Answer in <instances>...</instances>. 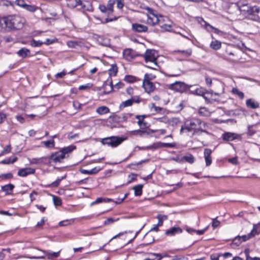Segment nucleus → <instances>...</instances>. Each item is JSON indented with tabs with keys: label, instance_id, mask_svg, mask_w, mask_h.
Instances as JSON below:
<instances>
[{
	"label": "nucleus",
	"instance_id": "1",
	"mask_svg": "<svg viewBox=\"0 0 260 260\" xmlns=\"http://www.w3.org/2000/svg\"><path fill=\"white\" fill-rule=\"evenodd\" d=\"M5 24L6 31L19 29L21 28L24 23L23 18L17 15H9L2 19V22Z\"/></svg>",
	"mask_w": 260,
	"mask_h": 260
},
{
	"label": "nucleus",
	"instance_id": "2",
	"mask_svg": "<svg viewBox=\"0 0 260 260\" xmlns=\"http://www.w3.org/2000/svg\"><path fill=\"white\" fill-rule=\"evenodd\" d=\"M76 149V146L71 145L61 149L59 151L53 153L49 157L50 162H61L62 160L69 157V154Z\"/></svg>",
	"mask_w": 260,
	"mask_h": 260
},
{
	"label": "nucleus",
	"instance_id": "3",
	"mask_svg": "<svg viewBox=\"0 0 260 260\" xmlns=\"http://www.w3.org/2000/svg\"><path fill=\"white\" fill-rule=\"evenodd\" d=\"M184 126L187 130H205L208 128L206 122L196 118L186 120Z\"/></svg>",
	"mask_w": 260,
	"mask_h": 260
},
{
	"label": "nucleus",
	"instance_id": "4",
	"mask_svg": "<svg viewBox=\"0 0 260 260\" xmlns=\"http://www.w3.org/2000/svg\"><path fill=\"white\" fill-rule=\"evenodd\" d=\"M143 56L144 57L146 62H150L154 64V67L146 66L147 68L154 70H157L158 69L159 65L157 62L158 57L157 51L153 49H147Z\"/></svg>",
	"mask_w": 260,
	"mask_h": 260
},
{
	"label": "nucleus",
	"instance_id": "5",
	"mask_svg": "<svg viewBox=\"0 0 260 260\" xmlns=\"http://www.w3.org/2000/svg\"><path fill=\"white\" fill-rule=\"evenodd\" d=\"M127 139V136H111L103 138L101 143L112 148H115Z\"/></svg>",
	"mask_w": 260,
	"mask_h": 260
},
{
	"label": "nucleus",
	"instance_id": "6",
	"mask_svg": "<svg viewBox=\"0 0 260 260\" xmlns=\"http://www.w3.org/2000/svg\"><path fill=\"white\" fill-rule=\"evenodd\" d=\"M147 23L149 25L154 26L157 24H160L162 21H164V17L160 14H158L154 10L152 14H148Z\"/></svg>",
	"mask_w": 260,
	"mask_h": 260
},
{
	"label": "nucleus",
	"instance_id": "7",
	"mask_svg": "<svg viewBox=\"0 0 260 260\" xmlns=\"http://www.w3.org/2000/svg\"><path fill=\"white\" fill-rule=\"evenodd\" d=\"M41 251L43 252L45 255H42L39 256H32L30 258L31 259H43L48 260H53L54 258L58 257L59 256L60 251L58 252H52L50 250H41Z\"/></svg>",
	"mask_w": 260,
	"mask_h": 260
},
{
	"label": "nucleus",
	"instance_id": "8",
	"mask_svg": "<svg viewBox=\"0 0 260 260\" xmlns=\"http://www.w3.org/2000/svg\"><path fill=\"white\" fill-rule=\"evenodd\" d=\"M191 85H188L185 83L176 81L169 86V88L179 92H183L188 90Z\"/></svg>",
	"mask_w": 260,
	"mask_h": 260
},
{
	"label": "nucleus",
	"instance_id": "9",
	"mask_svg": "<svg viewBox=\"0 0 260 260\" xmlns=\"http://www.w3.org/2000/svg\"><path fill=\"white\" fill-rule=\"evenodd\" d=\"M143 87L145 91L148 93L152 92L155 89V87L152 82H150L149 75L147 73L145 74L143 81Z\"/></svg>",
	"mask_w": 260,
	"mask_h": 260
},
{
	"label": "nucleus",
	"instance_id": "10",
	"mask_svg": "<svg viewBox=\"0 0 260 260\" xmlns=\"http://www.w3.org/2000/svg\"><path fill=\"white\" fill-rule=\"evenodd\" d=\"M78 9L83 13L86 12H91L93 11V8L91 3L89 1L81 0Z\"/></svg>",
	"mask_w": 260,
	"mask_h": 260
},
{
	"label": "nucleus",
	"instance_id": "11",
	"mask_svg": "<svg viewBox=\"0 0 260 260\" xmlns=\"http://www.w3.org/2000/svg\"><path fill=\"white\" fill-rule=\"evenodd\" d=\"M156 131H132V135L139 136L145 138L155 137L159 138V135L155 134Z\"/></svg>",
	"mask_w": 260,
	"mask_h": 260
},
{
	"label": "nucleus",
	"instance_id": "12",
	"mask_svg": "<svg viewBox=\"0 0 260 260\" xmlns=\"http://www.w3.org/2000/svg\"><path fill=\"white\" fill-rule=\"evenodd\" d=\"M138 55L135 51L130 48L125 49L123 51V56L128 61L132 60Z\"/></svg>",
	"mask_w": 260,
	"mask_h": 260
},
{
	"label": "nucleus",
	"instance_id": "13",
	"mask_svg": "<svg viewBox=\"0 0 260 260\" xmlns=\"http://www.w3.org/2000/svg\"><path fill=\"white\" fill-rule=\"evenodd\" d=\"M149 117L148 115H136V118L138 119V124L142 129H144L149 126V123L145 120V118Z\"/></svg>",
	"mask_w": 260,
	"mask_h": 260
},
{
	"label": "nucleus",
	"instance_id": "14",
	"mask_svg": "<svg viewBox=\"0 0 260 260\" xmlns=\"http://www.w3.org/2000/svg\"><path fill=\"white\" fill-rule=\"evenodd\" d=\"M35 169L32 168H25L20 169L18 172V175L20 177H26L27 175L34 174Z\"/></svg>",
	"mask_w": 260,
	"mask_h": 260
},
{
	"label": "nucleus",
	"instance_id": "15",
	"mask_svg": "<svg viewBox=\"0 0 260 260\" xmlns=\"http://www.w3.org/2000/svg\"><path fill=\"white\" fill-rule=\"evenodd\" d=\"M182 232V230L178 226L172 227L166 231L165 234L168 236H174L176 234H180Z\"/></svg>",
	"mask_w": 260,
	"mask_h": 260
},
{
	"label": "nucleus",
	"instance_id": "16",
	"mask_svg": "<svg viewBox=\"0 0 260 260\" xmlns=\"http://www.w3.org/2000/svg\"><path fill=\"white\" fill-rule=\"evenodd\" d=\"M132 29L135 32H145L148 30V27L143 24L136 23L132 24Z\"/></svg>",
	"mask_w": 260,
	"mask_h": 260
},
{
	"label": "nucleus",
	"instance_id": "17",
	"mask_svg": "<svg viewBox=\"0 0 260 260\" xmlns=\"http://www.w3.org/2000/svg\"><path fill=\"white\" fill-rule=\"evenodd\" d=\"M222 138L224 140L230 141L239 139L240 136L235 133L226 132L222 135Z\"/></svg>",
	"mask_w": 260,
	"mask_h": 260
},
{
	"label": "nucleus",
	"instance_id": "18",
	"mask_svg": "<svg viewBox=\"0 0 260 260\" xmlns=\"http://www.w3.org/2000/svg\"><path fill=\"white\" fill-rule=\"evenodd\" d=\"M246 106L250 109H257L259 107V103L253 99H247L246 101Z\"/></svg>",
	"mask_w": 260,
	"mask_h": 260
},
{
	"label": "nucleus",
	"instance_id": "19",
	"mask_svg": "<svg viewBox=\"0 0 260 260\" xmlns=\"http://www.w3.org/2000/svg\"><path fill=\"white\" fill-rule=\"evenodd\" d=\"M175 52L176 54H180L182 57V59H184L185 58L188 57L192 54V49L189 48L187 50H175Z\"/></svg>",
	"mask_w": 260,
	"mask_h": 260
},
{
	"label": "nucleus",
	"instance_id": "20",
	"mask_svg": "<svg viewBox=\"0 0 260 260\" xmlns=\"http://www.w3.org/2000/svg\"><path fill=\"white\" fill-rule=\"evenodd\" d=\"M16 53L19 57L22 58H25L30 56V51L26 48H22L20 49Z\"/></svg>",
	"mask_w": 260,
	"mask_h": 260
},
{
	"label": "nucleus",
	"instance_id": "21",
	"mask_svg": "<svg viewBox=\"0 0 260 260\" xmlns=\"http://www.w3.org/2000/svg\"><path fill=\"white\" fill-rule=\"evenodd\" d=\"M103 88L104 89V92L105 94H108L113 90L114 85L112 84V81L111 79L110 82L109 83L106 82L104 84Z\"/></svg>",
	"mask_w": 260,
	"mask_h": 260
},
{
	"label": "nucleus",
	"instance_id": "22",
	"mask_svg": "<svg viewBox=\"0 0 260 260\" xmlns=\"http://www.w3.org/2000/svg\"><path fill=\"white\" fill-rule=\"evenodd\" d=\"M231 56H236V54L234 52L226 50L225 54L224 55V59L232 62H235L238 59V58H231Z\"/></svg>",
	"mask_w": 260,
	"mask_h": 260
},
{
	"label": "nucleus",
	"instance_id": "23",
	"mask_svg": "<svg viewBox=\"0 0 260 260\" xmlns=\"http://www.w3.org/2000/svg\"><path fill=\"white\" fill-rule=\"evenodd\" d=\"M66 1L68 7L74 9L79 7L81 0H66Z\"/></svg>",
	"mask_w": 260,
	"mask_h": 260
},
{
	"label": "nucleus",
	"instance_id": "24",
	"mask_svg": "<svg viewBox=\"0 0 260 260\" xmlns=\"http://www.w3.org/2000/svg\"><path fill=\"white\" fill-rule=\"evenodd\" d=\"M190 93L192 94L201 95H203L204 93H207V91L203 87H200L199 88H196L194 90H190Z\"/></svg>",
	"mask_w": 260,
	"mask_h": 260
},
{
	"label": "nucleus",
	"instance_id": "25",
	"mask_svg": "<svg viewBox=\"0 0 260 260\" xmlns=\"http://www.w3.org/2000/svg\"><path fill=\"white\" fill-rule=\"evenodd\" d=\"M221 47V43L219 41H212L210 44V47L213 50H217Z\"/></svg>",
	"mask_w": 260,
	"mask_h": 260
},
{
	"label": "nucleus",
	"instance_id": "26",
	"mask_svg": "<svg viewBox=\"0 0 260 260\" xmlns=\"http://www.w3.org/2000/svg\"><path fill=\"white\" fill-rule=\"evenodd\" d=\"M100 170H101L100 168H98L96 167H95L90 170L82 169L80 170V172L81 173L84 174L92 175V174H95L97 173Z\"/></svg>",
	"mask_w": 260,
	"mask_h": 260
},
{
	"label": "nucleus",
	"instance_id": "27",
	"mask_svg": "<svg viewBox=\"0 0 260 260\" xmlns=\"http://www.w3.org/2000/svg\"><path fill=\"white\" fill-rule=\"evenodd\" d=\"M46 159L45 157H40V158H32L31 159H29V162L30 164H44V160Z\"/></svg>",
	"mask_w": 260,
	"mask_h": 260
},
{
	"label": "nucleus",
	"instance_id": "28",
	"mask_svg": "<svg viewBox=\"0 0 260 260\" xmlns=\"http://www.w3.org/2000/svg\"><path fill=\"white\" fill-rule=\"evenodd\" d=\"M126 119V116L124 114L120 115H115L112 117L113 121L118 122L125 121Z\"/></svg>",
	"mask_w": 260,
	"mask_h": 260
},
{
	"label": "nucleus",
	"instance_id": "29",
	"mask_svg": "<svg viewBox=\"0 0 260 260\" xmlns=\"http://www.w3.org/2000/svg\"><path fill=\"white\" fill-rule=\"evenodd\" d=\"M14 188V185L12 184H9L3 186L2 187V189L3 191L5 192L7 194H10L11 193L13 189Z\"/></svg>",
	"mask_w": 260,
	"mask_h": 260
},
{
	"label": "nucleus",
	"instance_id": "30",
	"mask_svg": "<svg viewBox=\"0 0 260 260\" xmlns=\"http://www.w3.org/2000/svg\"><path fill=\"white\" fill-rule=\"evenodd\" d=\"M118 72V68L115 64L111 65L110 68L109 69L108 72L110 76H115Z\"/></svg>",
	"mask_w": 260,
	"mask_h": 260
},
{
	"label": "nucleus",
	"instance_id": "31",
	"mask_svg": "<svg viewBox=\"0 0 260 260\" xmlns=\"http://www.w3.org/2000/svg\"><path fill=\"white\" fill-rule=\"evenodd\" d=\"M69 140H74L76 142L82 141L79 134H73L72 132L70 133L68 135Z\"/></svg>",
	"mask_w": 260,
	"mask_h": 260
},
{
	"label": "nucleus",
	"instance_id": "32",
	"mask_svg": "<svg viewBox=\"0 0 260 260\" xmlns=\"http://www.w3.org/2000/svg\"><path fill=\"white\" fill-rule=\"evenodd\" d=\"M96 112L100 115H103L109 113L110 109L106 106H101L96 109Z\"/></svg>",
	"mask_w": 260,
	"mask_h": 260
},
{
	"label": "nucleus",
	"instance_id": "33",
	"mask_svg": "<svg viewBox=\"0 0 260 260\" xmlns=\"http://www.w3.org/2000/svg\"><path fill=\"white\" fill-rule=\"evenodd\" d=\"M143 187V185L142 184H139L133 187L135 196H140L142 194Z\"/></svg>",
	"mask_w": 260,
	"mask_h": 260
},
{
	"label": "nucleus",
	"instance_id": "34",
	"mask_svg": "<svg viewBox=\"0 0 260 260\" xmlns=\"http://www.w3.org/2000/svg\"><path fill=\"white\" fill-rule=\"evenodd\" d=\"M150 255L155 256L157 257L156 260H161L164 257H169L170 255L167 254L166 253H156L151 252L149 254Z\"/></svg>",
	"mask_w": 260,
	"mask_h": 260
},
{
	"label": "nucleus",
	"instance_id": "35",
	"mask_svg": "<svg viewBox=\"0 0 260 260\" xmlns=\"http://www.w3.org/2000/svg\"><path fill=\"white\" fill-rule=\"evenodd\" d=\"M42 144L45 146L46 148H53L55 146L54 141L53 139H50L47 141L42 142Z\"/></svg>",
	"mask_w": 260,
	"mask_h": 260
},
{
	"label": "nucleus",
	"instance_id": "36",
	"mask_svg": "<svg viewBox=\"0 0 260 260\" xmlns=\"http://www.w3.org/2000/svg\"><path fill=\"white\" fill-rule=\"evenodd\" d=\"M249 10L248 15L254 16L255 14H257L259 12L260 9L256 6H254L253 7L250 6Z\"/></svg>",
	"mask_w": 260,
	"mask_h": 260
},
{
	"label": "nucleus",
	"instance_id": "37",
	"mask_svg": "<svg viewBox=\"0 0 260 260\" xmlns=\"http://www.w3.org/2000/svg\"><path fill=\"white\" fill-rule=\"evenodd\" d=\"M251 232L253 235V236L260 233V222L253 224V229Z\"/></svg>",
	"mask_w": 260,
	"mask_h": 260
},
{
	"label": "nucleus",
	"instance_id": "38",
	"mask_svg": "<svg viewBox=\"0 0 260 260\" xmlns=\"http://www.w3.org/2000/svg\"><path fill=\"white\" fill-rule=\"evenodd\" d=\"M133 105L132 101L131 99H128L126 101L122 102L119 105V108L123 109L125 107L131 106Z\"/></svg>",
	"mask_w": 260,
	"mask_h": 260
},
{
	"label": "nucleus",
	"instance_id": "39",
	"mask_svg": "<svg viewBox=\"0 0 260 260\" xmlns=\"http://www.w3.org/2000/svg\"><path fill=\"white\" fill-rule=\"evenodd\" d=\"M17 159L18 158L17 157H14L13 158V159H11L10 157H7L2 160L1 163L6 165L13 164L16 161H17Z\"/></svg>",
	"mask_w": 260,
	"mask_h": 260
},
{
	"label": "nucleus",
	"instance_id": "40",
	"mask_svg": "<svg viewBox=\"0 0 260 260\" xmlns=\"http://www.w3.org/2000/svg\"><path fill=\"white\" fill-rule=\"evenodd\" d=\"M199 114L202 116H207L209 115L208 109L205 107H201L199 110Z\"/></svg>",
	"mask_w": 260,
	"mask_h": 260
},
{
	"label": "nucleus",
	"instance_id": "41",
	"mask_svg": "<svg viewBox=\"0 0 260 260\" xmlns=\"http://www.w3.org/2000/svg\"><path fill=\"white\" fill-rule=\"evenodd\" d=\"M149 108L152 112H154L155 113H160L161 111L162 110V108L160 107H157L153 103L149 105Z\"/></svg>",
	"mask_w": 260,
	"mask_h": 260
},
{
	"label": "nucleus",
	"instance_id": "42",
	"mask_svg": "<svg viewBox=\"0 0 260 260\" xmlns=\"http://www.w3.org/2000/svg\"><path fill=\"white\" fill-rule=\"evenodd\" d=\"M115 4V2L113 0H109L108 1L107 6L108 15L112 14L113 12V5Z\"/></svg>",
	"mask_w": 260,
	"mask_h": 260
},
{
	"label": "nucleus",
	"instance_id": "43",
	"mask_svg": "<svg viewBox=\"0 0 260 260\" xmlns=\"http://www.w3.org/2000/svg\"><path fill=\"white\" fill-rule=\"evenodd\" d=\"M159 148H160V142H158L153 143L152 145L148 146L146 147L145 148H143V149H145V150H148V149L155 150V149H158Z\"/></svg>",
	"mask_w": 260,
	"mask_h": 260
},
{
	"label": "nucleus",
	"instance_id": "44",
	"mask_svg": "<svg viewBox=\"0 0 260 260\" xmlns=\"http://www.w3.org/2000/svg\"><path fill=\"white\" fill-rule=\"evenodd\" d=\"M250 249L248 248L244 250V253L246 255V260H260V258L257 257H252L249 256Z\"/></svg>",
	"mask_w": 260,
	"mask_h": 260
},
{
	"label": "nucleus",
	"instance_id": "45",
	"mask_svg": "<svg viewBox=\"0 0 260 260\" xmlns=\"http://www.w3.org/2000/svg\"><path fill=\"white\" fill-rule=\"evenodd\" d=\"M232 92L234 94L237 95L241 100L243 99L244 98V93L243 92L240 91L238 89H237L236 88H234L232 89Z\"/></svg>",
	"mask_w": 260,
	"mask_h": 260
},
{
	"label": "nucleus",
	"instance_id": "46",
	"mask_svg": "<svg viewBox=\"0 0 260 260\" xmlns=\"http://www.w3.org/2000/svg\"><path fill=\"white\" fill-rule=\"evenodd\" d=\"M66 177V175L64 176H62L60 178H57V179L54 182H53L52 183H51L50 185H49V186H51V187H57L59 184H60V181L65 179Z\"/></svg>",
	"mask_w": 260,
	"mask_h": 260
},
{
	"label": "nucleus",
	"instance_id": "47",
	"mask_svg": "<svg viewBox=\"0 0 260 260\" xmlns=\"http://www.w3.org/2000/svg\"><path fill=\"white\" fill-rule=\"evenodd\" d=\"M43 44V42L38 40H35V39H32L30 42V45L33 47H40Z\"/></svg>",
	"mask_w": 260,
	"mask_h": 260
},
{
	"label": "nucleus",
	"instance_id": "48",
	"mask_svg": "<svg viewBox=\"0 0 260 260\" xmlns=\"http://www.w3.org/2000/svg\"><path fill=\"white\" fill-rule=\"evenodd\" d=\"M74 221V219H66L62 221H61L59 222V225L60 226H67L73 223Z\"/></svg>",
	"mask_w": 260,
	"mask_h": 260
},
{
	"label": "nucleus",
	"instance_id": "49",
	"mask_svg": "<svg viewBox=\"0 0 260 260\" xmlns=\"http://www.w3.org/2000/svg\"><path fill=\"white\" fill-rule=\"evenodd\" d=\"M205 22V28L208 31H210V30H209L208 28V27H210V28L211 29H213L214 30V32L218 34H219L220 30L216 28H215L213 26H212V25H211L209 23H208V22H207L206 21H204Z\"/></svg>",
	"mask_w": 260,
	"mask_h": 260
},
{
	"label": "nucleus",
	"instance_id": "50",
	"mask_svg": "<svg viewBox=\"0 0 260 260\" xmlns=\"http://www.w3.org/2000/svg\"><path fill=\"white\" fill-rule=\"evenodd\" d=\"M16 118L17 120L21 123H23L26 120V117L25 116V114L22 115H17L16 116Z\"/></svg>",
	"mask_w": 260,
	"mask_h": 260
},
{
	"label": "nucleus",
	"instance_id": "51",
	"mask_svg": "<svg viewBox=\"0 0 260 260\" xmlns=\"http://www.w3.org/2000/svg\"><path fill=\"white\" fill-rule=\"evenodd\" d=\"M24 9L30 12H34L37 10V7L34 5L26 4Z\"/></svg>",
	"mask_w": 260,
	"mask_h": 260
},
{
	"label": "nucleus",
	"instance_id": "52",
	"mask_svg": "<svg viewBox=\"0 0 260 260\" xmlns=\"http://www.w3.org/2000/svg\"><path fill=\"white\" fill-rule=\"evenodd\" d=\"M160 148H161V147L174 148L176 146V144L175 143H162V142H160Z\"/></svg>",
	"mask_w": 260,
	"mask_h": 260
},
{
	"label": "nucleus",
	"instance_id": "53",
	"mask_svg": "<svg viewBox=\"0 0 260 260\" xmlns=\"http://www.w3.org/2000/svg\"><path fill=\"white\" fill-rule=\"evenodd\" d=\"M253 237V235H252V233H251V232H250V233L248 234L247 235H245L241 236V239L242 242H245Z\"/></svg>",
	"mask_w": 260,
	"mask_h": 260
},
{
	"label": "nucleus",
	"instance_id": "54",
	"mask_svg": "<svg viewBox=\"0 0 260 260\" xmlns=\"http://www.w3.org/2000/svg\"><path fill=\"white\" fill-rule=\"evenodd\" d=\"M53 203L55 206H60L62 204L61 200L58 197L53 196Z\"/></svg>",
	"mask_w": 260,
	"mask_h": 260
},
{
	"label": "nucleus",
	"instance_id": "55",
	"mask_svg": "<svg viewBox=\"0 0 260 260\" xmlns=\"http://www.w3.org/2000/svg\"><path fill=\"white\" fill-rule=\"evenodd\" d=\"M124 81L128 82H134L136 81V77L131 75H126L124 77Z\"/></svg>",
	"mask_w": 260,
	"mask_h": 260
},
{
	"label": "nucleus",
	"instance_id": "56",
	"mask_svg": "<svg viewBox=\"0 0 260 260\" xmlns=\"http://www.w3.org/2000/svg\"><path fill=\"white\" fill-rule=\"evenodd\" d=\"M242 242L241 237L238 236L233 240L232 244L237 246H239Z\"/></svg>",
	"mask_w": 260,
	"mask_h": 260
},
{
	"label": "nucleus",
	"instance_id": "57",
	"mask_svg": "<svg viewBox=\"0 0 260 260\" xmlns=\"http://www.w3.org/2000/svg\"><path fill=\"white\" fill-rule=\"evenodd\" d=\"M184 159L188 162L192 164L194 162V157L191 154L184 156Z\"/></svg>",
	"mask_w": 260,
	"mask_h": 260
},
{
	"label": "nucleus",
	"instance_id": "58",
	"mask_svg": "<svg viewBox=\"0 0 260 260\" xmlns=\"http://www.w3.org/2000/svg\"><path fill=\"white\" fill-rule=\"evenodd\" d=\"M11 151V147L10 145H7L6 147L4 148L3 150L1 153V155H5Z\"/></svg>",
	"mask_w": 260,
	"mask_h": 260
},
{
	"label": "nucleus",
	"instance_id": "59",
	"mask_svg": "<svg viewBox=\"0 0 260 260\" xmlns=\"http://www.w3.org/2000/svg\"><path fill=\"white\" fill-rule=\"evenodd\" d=\"M78 45V42L76 41H69L67 42V45L70 48H75Z\"/></svg>",
	"mask_w": 260,
	"mask_h": 260
},
{
	"label": "nucleus",
	"instance_id": "60",
	"mask_svg": "<svg viewBox=\"0 0 260 260\" xmlns=\"http://www.w3.org/2000/svg\"><path fill=\"white\" fill-rule=\"evenodd\" d=\"M13 177V175L12 173H7V174H3L0 175V178L3 179H10Z\"/></svg>",
	"mask_w": 260,
	"mask_h": 260
},
{
	"label": "nucleus",
	"instance_id": "61",
	"mask_svg": "<svg viewBox=\"0 0 260 260\" xmlns=\"http://www.w3.org/2000/svg\"><path fill=\"white\" fill-rule=\"evenodd\" d=\"M164 21H162L160 24H159L161 27V28L163 30H165V31H168L170 30V29L171 28V26L170 25H169V24H161V23L163 22Z\"/></svg>",
	"mask_w": 260,
	"mask_h": 260
},
{
	"label": "nucleus",
	"instance_id": "62",
	"mask_svg": "<svg viewBox=\"0 0 260 260\" xmlns=\"http://www.w3.org/2000/svg\"><path fill=\"white\" fill-rule=\"evenodd\" d=\"M250 6H248V5H245L244 7H242L241 9H239L241 12H245V14H248V12L249 11V9Z\"/></svg>",
	"mask_w": 260,
	"mask_h": 260
},
{
	"label": "nucleus",
	"instance_id": "63",
	"mask_svg": "<svg viewBox=\"0 0 260 260\" xmlns=\"http://www.w3.org/2000/svg\"><path fill=\"white\" fill-rule=\"evenodd\" d=\"M140 8L143 9L147 10L148 14H152V13L154 12L153 9H152V8H151L149 7L146 6L145 5H141Z\"/></svg>",
	"mask_w": 260,
	"mask_h": 260
},
{
	"label": "nucleus",
	"instance_id": "64",
	"mask_svg": "<svg viewBox=\"0 0 260 260\" xmlns=\"http://www.w3.org/2000/svg\"><path fill=\"white\" fill-rule=\"evenodd\" d=\"M16 4L23 8H24L25 6H26V4L25 3V2L24 1V0H16Z\"/></svg>",
	"mask_w": 260,
	"mask_h": 260
}]
</instances>
